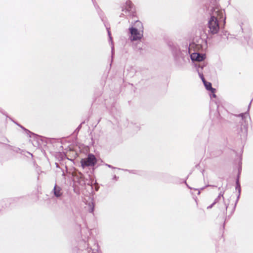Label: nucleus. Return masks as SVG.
<instances>
[{
    "label": "nucleus",
    "mask_w": 253,
    "mask_h": 253,
    "mask_svg": "<svg viewBox=\"0 0 253 253\" xmlns=\"http://www.w3.org/2000/svg\"><path fill=\"white\" fill-rule=\"evenodd\" d=\"M237 117H242L243 120H245L249 116V114L248 112L245 113H241L239 115H236Z\"/></svg>",
    "instance_id": "obj_13"
},
{
    "label": "nucleus",
    "mask_w": 253,
    "mask_h": 253,
    "mask_svg": "<svg viewBox=\"0 0 253 253\" xmlns=\"http://www.w3.org/2000/svg\"><path fill=\"white\" fill-rule=\"evenodd\" d=\"M210 186L215 187L214 185H209Z\"/></svg>",
    "instance_id": "obj_26"
},
{
    "label": "nucleus",
    "mask_w": 253,
    "mask_h": 253,
    "mask_svg": "<svg viewBox=\"0 0 253 253\" xmlns=\"http://www.w3.org/2000/svg\"><path fill=\"white\" fill-rule=\"evenodd\" d=\"M6 145L8 149H9L10 150L14 151H15V152H16L17 153L20 150V149L18 148H14L13 146H10L9 145H7V144H6Z\"/></svg>",
    "instance_id": "obj_14"
},
{
    "label": "nucleus",
    "mask_w": 253,
    "mask_h": 253,
    "mask_svg": "<svg viewBox=\"0 0 253 253\" xmlns=\"http://www.w3.org/2000/svg\"><path fill=\"white\" fill-rule=\"evenodd\" d=\"M111 49H112V54H113V52H114V46L113 45L111 47Z\"/></svg>",
    "instance_id": "obj_21"
},
{
    "label": "nucleus",
    "mask_w": 253,
    "mask_h": 253,
    "mask_svg": "<svg viewBox=\"0 0 253 253\" xmlns=\"http://www.w3.org/2000/svg\"><path fill=\"white\" fill-rule=\"evenodd\" d=\"M55 165H56V167L57 168H59V165H58V164L57 163H55Z\"/></svg>",
    "instance_id": "obj_23"
},
{
    "label": "nucleus",
    "mask_w": 253,
    "mask_h": 253,
    "mask_svg": "<svg viewBox=\"0 0 253 253\" xmlns=\"http://www.w3.org/2000/svg\"><path fill=\"white\" fill-rule=\"evenodd\" d=\"M242 134L241 136L243 138H246L248 134V127L246 126H244L243 128H242Z\"/></svg>",
    "instance_id": "obj_12"
},
{
    "label": "nucleus",
    "mask_w": 253,
    "mask_h": 253,
    "mask_svg": "<svg viewBox=\"0 0 253 253\" xmlns=\"http://www.w3.org/2000/svg\"><path fill=\"white\" fill-rule=\"evenodd\" d=\"M190 58L192 61L200 62L205 59L206 55L204 54H201L198 52H194L190 55Z\"/></svg>",
    "instance_id": "obj_9"
},
{
    "label": "nucleus",
    "mask_w": 253,
    "mask_h": 253,
    "mask_svg": "<svg viewBox=\"0 0 253 253\" xmlns=\"http://www.w3.org/2000/svg\"><path fill=\"white\" fill-rule=\"evenodd\" d=\"M195 66L197 67V71L198 73L199 76L202 80L206 88L208 90H211L212 93H214L215 89L212 87L211 84V83L206 82L202 71L203 68L205 66V65L204 63H199L198 64H196Z\"/></svg>",
    "instance_id": "obj_5"
},
{
    "label": "nucleus",
    "mask_w": 253,
    "mask_h": 253,
    "mask_svg": "<svg viewBox=\"0 0 253 253\" xmlns=\"http://www.w3.org/2000/svg\"><path fill=\"white\" fill-rule=\"evenodd\" d=\"M52 192H53L55 197L57 198L61 197L63 194V191L61 187L56 184H55Z\"/></svg>",
    "instance_id": "obj_10"
},
{
    "label": "nucleus",
    "mask_w": 253,
    "mask_h": 253,
    "mask_svg": "<svg viewBox=\"0 0 253 253\" xmlns=\"http://www.w3.org/2000/svg\"><path fill=\"white\" fill-rule=\"evenodd\" d=\"M251 104V102L250 103V104H249V106H248V108H250Z\"/></svg>",
    "instance_id": "obj_25"
},
{
    "label": "nucleus",
    "mask_w": 253,
    "mask_h": 253,
    "mask_svg": "<svg viewBox=\"0 0 253 253\" xmlns=\"http://www.w3.org/2000/svg\"><path fill=\"white\" fill-rule=\"evenodd\" d=\"M97 163V159L92 154H89L87 157L83 159L81 161V164L83 168L88 167H93Z\"/></svg>",
    "instance_id": "obj_6"
},
{
    "label": "nucleus",
    "mask_w": 253,
    "mask_h": 253,
    "mask_svg": "<svg viewBox=\"0 0 253 253\" xmlns=\"http://www.w3.org/2000/svg\"><path fill=\"white\" fill-rule=\"evenodd\" d=\"M19 126L20 127H21L23 129H24V130H25V131L27 133H31V132L28 130V129H27L26 128H24V127H23L22 126H20L19 125Z\"/></svg>",
    "instance_id": "obj_17"
},
{
    "label": "nucleus",
    "mask_w": 253,
    "mask_h": 253,
    "mask_svg": "<svg viewBox=\"0 0 253 253\" xmlns=\"http://www.w3.org/2000/svg\"><path fill=\"white\" fill-rule=\"evenodd\" d=\"M118 179V177H117L116 175H114L113 177V180H117Z\"/></svg>",
    "instance_id": "obj_20"
},
{
    "label": "nucleus",
    "mask_w": 253,
    "mask_h": 253,
    "mask_svg": "<svg viewBox=\"0 0 253 253\" xmlns=\"http://www.w3.org/2000/svg\"><path fill=\"white\" fill-rule=\"evenodd\" d=\"M215 204L213 202L212 204H211L210 206H208L207 207L208 209H211Z\"/></svg>",
    "instance_id": "obj_18"
},
{
    "label": "nucleus",
    "mask_w": 253,
    "mask_h": 253,
    "mask_svg": "<svg viewBox=\"0 0 253 253\" xmlns=\"http://www.w3.org/2000/svg\"><path fill=\"white\" fill-rule=\"evenodd\" d=\"M212 96L213 97H216V95L214 94V93H213Z\"/></svg>",
    "instance_id": "obj_22"
},
{
    "label": "nucleus",
    "mask_w": 253,
    "mask_h": 253,
    "mask_svg": "<svg viewBox=\"0 0 253 253\" xmlns=\"http://www.w3.org/2000/svg\"><path fill=\"white\" fill-rule=\"evenodd\" d=\"M92 1L94 5L95 8L97 9V12H98V14H99L102 21L103 22L105 26L106 27V30L107 31L109 39H110V41H111V43L112 44L113 42H112V37L111 36V32L110 31V27L108 26L107 24L106 23L105 20L104 19V17L101 15V11L100 9V8H99V7L97 5H96V4H95V3L94 2V0H92Z\"/></svg>",
    "instance_id": "obj_8"
},
{
    "label": "nucleus",
    "mask_w": 253,
    "mask_h": 253,
    "mask_svg": "<svg viewBox=\"0 0 253 253\" xmlns=\"http://www.w3.org/2000/svg\"><path fill=\"white\" fill-rule=\"evenodd\" d=\"M134 170H131V171H129L130 172H132V173H134Z\"/></svg>",
    "instance_id": "obj_24"
},
{
    "label": "nucleus",
    "mask_w": 253,
    "mask_h": 253,
    "mask_svg": "<svg viewBox=\"0 0 253 253\" xmlns=\"http://www.w3.org/2000/svg\"><path fill=\"white\" fill-rule=\"evenodd\" d=\"M236 189L238 190V195L237 196V201H236V203H237V202H238V200H239V199L240 198L241 191L240 184L239 183V181L238 179L237 180L236 182ZM236 204H235V206H234V207L233 208V212L235 210V207H236Z\"/></svg>",
    "instance_id": "obj_11"
},
{
    "label": "nucleus",
    "mask_w": 253,
    "mask_h": 253,
    "mask_svg": "<svg viewBox=\"0 0 253 253\" xmlns=\"http://www.w3.org/2000/svg\"><path fill=\"white\" fill-rule=\"evenodd\" d=\"M135 25L139 27V29L136 27H133L129 28V33L131 35L129 39L131 41L140 40L143 37L142 23L140 21L137 20L135 22Z\"/></svg>",
    "instance_id": "obj_3"
},
{
    "label": "nucleus",
    "mask_w": 253,
    "mask_h": 253,
    "mask_svg": "<svg viewBox=\"0 0 253 253\" xmlns=\"http://www.w3.org/2000/svg\"><path fill=\"white\" fill-rule=\"evenodd\" d=\"M224 193V191H220V192L219 193L218 196L217 198H215V199L214 201V203L216 204L217 203H218V202L222 200V203L221 204H219V208L220 209H224L226 211H227V208L228 207L229 205V202H226L225 201L223 195Z\"/></svg>",
    "instance_id": "obj_7"
},
{
    "label": "nucleus",
    "mask_w": 253,
    "mask_h": 253,
    "mask_svg": "<svg viewBox=\"0 0 253 253\" xmlns=\"http://www.w3.org/2000/svg\"><path fill=\"white\" fill-rule=\"evenodd\" d=\"M91 207V208L89 209V212H91V213H92L93 211H94V206H93V203H91V205H90Z\"/></svg>",
    "instance_id": "obj_16"
},
{
    "label": "nucleus",
    "mask_w": 253,
    "mask_h": 253,
    "mask_svg": "<svg viewBox=\"0 0 253 253\" xmlns=\"http://www.w3.org/2000/svg\"><path fill=\"white\" fill-rule=\"evenodd\" d=\"M84 122H83L78 126V127L76 128V129L75 130V132H78L80 129L82 127V124H84Z\"/></svg>",
    "instance_id": "obj_15"
},
{
    "label": "nucleus",
    "mask_w": 253,
    "mask_h": 253,
    "mask_svg": "<svg viewBox=\"0 0 253 253\" xmlns=\"http://www.w3.org/2000/svg\"><path fill=\"white\" fill-rule=\"evenodd\" d=\"M106 166H107L108 168H111V169H115V167H113L112 166L110 165H109V164H106L105 165Z\"/></svg>",
    "instance_id": "obj_19"
},
{
    "label": "nucleus",
    "mask_w": 253,
    "mask_h": 253,
    "mask_svg": "<svg viewBox=\"0 0 253 253\" xmlns=\"http://www.w3.org/2000/svg\"><path fill=\"white\" fill-rule=\"evenodd\" d=\"M122 10L123 13L120 15V17H122L123 15L130 17L135 16V8L130 0H126V3L122 5Z\"/></svg>",
    "instance_id": "obj_4"
},
{
    "label": "nucleus",
    "mask_w": 253,
    "mask_h": 253,
    "mask_svg": "<svg viewBox=\"0 0 253 253\" xmlns=\"http://www.w3.org/2000/svg\"><path fill=\"white\" fill-rule=\"evenodd\" d=\"M171 51L174 61L177 65H182L186 60H189V51L187 49L181 51L178 47L174 46L172 48Z\"/></svg>",
    "instance_id": "obj_2"
},
{
    "label": "nucleus",
    "mask_w": 253,
    "mask_h": 253,
    "mask_svg": "<svg viewBox=\"0 0 253 253\" xmlns=\"http://www.w3.org/2000/svg\"><path fill=\"white\" fill-rule=\"evenodd\" d=\"M210 15L211 17L208 23V33L211 35L216 34L219 29L222 27L220 23L223 22V26L225 24V11L220 7L215 6L211 9Z\"/></svg>",
    "instance_id": "obj_1"
}]
</instances>
